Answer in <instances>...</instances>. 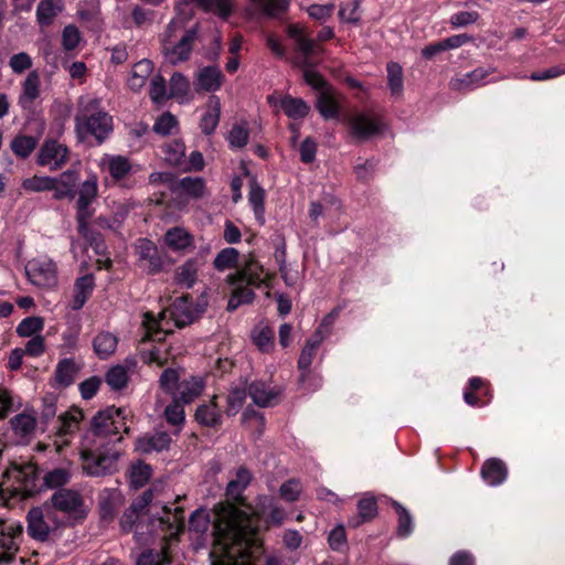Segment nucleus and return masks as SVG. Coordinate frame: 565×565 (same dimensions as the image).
Listing matches in <instances>:
<instances>
[{"label":"nucleus","mask_w":565,"mask_h":565,"mask_svg":"<svg viewBox=\"0 0 565 565\" xmlns=\"http://www.w3.org/2000/svg\"><path fill=\"white\" fill-rule=\"evenodd\" d=\"M218 533L224 540L223 553L212 561V565H253L249 546L256 527L250 516L238 507L230 504L220 514Z\"/></svg>","instance_id":"1"},{"label":"nucleus","mask_w":565,"mask_h":565,"mask_svg":"<svg viewBox=\"0 0 565 565\" xmlns=\"http://www.w3.org/2000/svg\"><path fill=\"white\" fill-rule=\"evenodd\" d=\"M290 44L285 45L279 38H267V47L278 57L289 60L298 68L303 70V79L313 89L324 90L328 87L326 79L311 68L320 63L323 49L321 38H290Z\"/></svg>","instance_id":"2"},{"label":"nucleus","mask_w":565,"mask_h":565,"mask_svg":"<svg viewBox=\"0 0 565 565\" xmlns=\"http://www.w3.org/2000/svg\"><path fill=\"white\" fill-rule=\"evenodd\" d=\"M263 274L264 266L249 254L237 270L226 277V282L233 287L227 311H234L241 305L253 302L255 292L250 287L258 288L265 282Z\"/></svg>","instance_id":"3"},{"label":"nucleus","mask_w":565,"mask_h":565,"mask_svg":"<svg viewBox=\"0 0 565 565\" xmlns=\"http://www.w3.org/2000/svg\"><path fill=\"white\" fill-rule=\"evenodd\" d=\"M111 129V117L107 113L97 111L88 115L81 111L75 116V131L79 141H84L90 135L102 143Z\"/></svg>","instance_id":"4"},{"label":"nucleus","mask_w":565,"mask_h":565,"mask_svg":"<svg viewBox=\"0 0 565 565\" xmlns=\"http://www.w3.org/2000/svg\"><path fill=\"white\" fill-rule=\"evenodd\" d=\"M83 470L92 477H105L117 471L118 451H98L85 449L81 454Z\"/></svg>","instance_id":"5"},{"label":"nucleus","mask_w":565,"mask_h":565,"mask_svg":"<svg viewBox=\"0 0 565 565\" xmlns=\"http://www.w3.org/2000/svg\"><path fill=\"white\" fill-rule=\"evenodd\" d=\"M50 501L55 510L72 516L77 522H82L87 516L84 499L77 490L62 488L52 494Z\"/></svg>","instance_id":"6"},{"label":"nucleus","mask_w":565,"mask_h":565,"mask_svg":"<svg viewBox=\"0 0 565 565\" xmlns=\"http://www.w3.org/2000/svg\"><path fill=\"white\" fill-rule=\"evenodd\" d=\"M351 134L359 140H367L383 130L381 117L373 113H356L348 118Z\"/></svg>","instance_id":"7"},{"label":"nucleus","mask_w":565,"mask_h":565,"mask_svg":"<svg viewBox=\"0 0 565 565\" xmlns=\"http://www.w3.org/2000/svg\"><path fill=\"white\" fill-rule=\"evenodd\" d=\"M125 408H116L115 406L99 411L90 423V434L97 438H110L118 434V427L114 423L115 417L124 418Z\"/></svg>","instance_id":"8"},{"label":"nucleus","mask_w":565,"mask_h":565,"mask_svg":"<svg viewBox=\"0 0 565 565\" xmlns=\"http://www.w3.org/2000/svg\"><path fill=\"white\" fill-rule=\"evenodd\" d=\"M70 150L54 139L45 140L38 153L36 163L41 167L53 164L51 170L60 169L68 160Z\"/></svg>","instance_id":"9"},{"label":"nucleus","mask_w":565,"mask_h":565,"mask_svg":"<svg viewBox=\"0 0 565 565\" xmlns=\"http://www.w3.org/2000/svg\"><path fill=\"white\" fill-rule=\"evenodd\" d=\"M29 280L39 287L51 288L56 285V266L51 260H33L25 267Z\"/></svg>","instance_id":"10"},{"label":"nucleus","mask_w":565,"mask_h":565,"mask_svg":"<svg viewBox=\"0 0 565 565\" xmlns=\"http://www.w3.org/2000/svg\"><path fill=\"white\" fill-rule=\"evenodd\" d=\"M140 267L148 275H156L163 269V260L157 247L149 239H139L137 245Z\"/></svg>","instance_id":"11"},{"label":"nucleus","mask_w":565,"mask_h":565,"mask_svg":"<svg viewBox=\"0 0 565 565\" xmlns=\"http://www.w3.org/2000/svg\"><path fill=\"white\" fill-rule=\"evenodd\" d=\"M6 477L14 478L28 493L38 491L39 468L34 463H11L4 472Z\"/></svg>","instance_id":"12"},{"label":"nucleus","mask_w":565,"mask_h":565,"mask_svg":"<svg viewBox=\"0 0 565 565\" xmlns=\"http://www.w3.org/2000/svg\"><path fill=\"white\" fill-rule=\"evenodd\" d=\"M224 79L225 76L218 66H204L200 68L195 74L194 88L198 93H214L222 87Z\"/></svg>","instance_id":"13"},{"label":"nucleus","mask_w":565,"mask_h":565,"mask_svg":"<svg viewBox=\"0 0 565 565\" xmlns=\"http://www.w3.org/2000/svg\"><path fill=\"white\" fill-rule=\"evenodd\" d=\"M190 300V295L178 297L169 309L170 317L178 328H184L199 319V313L195 312Z\"/></svg>","instance_id":"14"},{"label":"nucleus","mask_w":565,"mask_h":565,"mask_svg":"<svg viewBox=\"0 0 565 565\" xmlns=\"http://www.w3.org/2000/svg\"><path fill=\"white\" fill-rule=\"evenodd\" d=\"M194 39L180 38L178 42H172L171 38H166L162 41V53L172 65L188 61L193 50Z\"/></svg>","instance_id":"15"},{"label":"nucleus","mask_w":565,"mask_h":565,"mask_svg":"<svg viewBox=\"0 0 565 565\" xmlns=\"http://www.w3.org/2000/svg\"><path fill=\"white\" fill-rule=\"evenodd\" d=\"M171 437L166 431H154L153 434H145L136 440V451L148 455L153 451L160 452L169 449L171 445Z\"/></svg>","instance_id":"16"},{"label":"nucleus","mask_w":565,"mask_h":565,"mask_svg":"<svg viewBox=\"0 0 565 565\" xmlns=\"http://www.w3.org/2000/svg\"><path fill=\"white\" fill-rule=\"evenodd\" d=\"M253 475L245 466H241L235 473V478L230 480L226 487V495L233 502L244 505L243 492L249 486Z\"/></svg>","instance_id":"17"},{"label":"nucleus","mask_w":565,"mask_h":565,"mask_svg":"<svg viewBox=\"0 0 565 565\" xmlns=\"http://www.w3.org/2000/svg\"><path fill=\"white\" fill-rule=\"evenodd\" d=\"M78 20L88 32H100L103 20L100 18L98 0L86 1L77 11Z\"/></svg>","instance_id":"18"},{"label":"nucleus","mask_w":565,"mask_h":565,"mask_svg":"<svg viewBox=\"0 0 565 565\" xmlns=\"http://www.w3.org/2000/svg\"><path fill=\"white\" fill-rule=\"evenodd\" d=\"M78 182V173L74 169H68L55 178V188H53V198L55 200L70 199L76 195L75 186Z\"/></svg>","instance_id":"19"},{"label":"nucleus","mask_w":565,"mask_h":565,"mask_svg":"<svg viewBox=\"0 0 565 565\" xmlns=\"http://www.w3.org/2000/svg\"><path fill=\"white\" fill-rule=\"evenodd\" d=\"M247 393L254 404L259 407H269L275 403L279 392L270 388L265 382L254 381L247 385Z\"/></svg>","instance_id":"20"},{"label":"nucleus","mask_w":565,"mask_h":565,"mask_svg":"<svg viewBox=\"0 0 565 565\" xmlns=\"http://www.w3.org/2000/svg\"><path fill=\"white\" fill-rule=\"evenodd\" d=\"M214 395L209 403L200 405L195 411V420L206 427H218L222 424V414Z\"/></svg>","instance_id":"21"},{"label":"nucleus","mask_w":565,"mask_h":565,"mask_svg":"<svg viewBox=\"0 0 565 565\" xmlns=\"http://www.w3.org/2000/svg\"><path fill=\"white\" fill-rule=\"evenodd\" d=\"M63 9V0H41L36 7V22L40 28L43 30L51 25Z\"/></svg>","instance_id":"22"},{"label":"nucleus","mask_w":565,"mask_h":565,"mask_svg":"<svg viewBox=\"0 0 565 565\" xmlns=\"http://www.w3.org/2000/svg\"><path fill=\"white\" fill-rule=\"evenodd\" d=\"M508 476L505 463L499 458H490L486 460L481 468V477L490 486L502 483Z\"/></svg>","instance_id":"23"},{"label":"nucleus","mask_w":565,"mask_h":565,"mask_svg":"<svg viewBox=\"0 0 565 565\" xmlns=\"http://www.w3.org/2000/svg\"><path fill=\"white\" fill-rule=\"evenodd\" d=\"M28 533L34 540L45 542L50 534V529L43 518V512L40 508H32L28 512Z\"/></svg>","instance_id":"24"},{"label":"nucleus","mask_w":565,"mask_h":565,"mask_svg":"<svg viewBox=\"0 0 565 565\" xmlns=\"http://www.w3.org/2000/svg\"><path fill=\"white\" fill-rule=\"evenodd\" d=\"M184 4L195 3L205 12L213 13L218 18L227 19L233 10L234 3L232 0H182Z\"/></svg>","instance_id":"25"},{"label":"nucleus","mask_w":565,"mask_h":565,"mask_svg":"<svg viewBox=\"0 0 565 565\" xmlns=\"http://www.w3.org/2000/svg\"><path fill=\"white\" fill-rule=\"evenodd\" d=\"M95 287L94 276L92 274L76 279L74 285V298L72 302L73 310H79L92 295Z\"/></svg>","instance_id":"26"},{"label":"nucleus","mask_w":565,"mask_h":565,"mask_svg":"<svg viewBox=\"0 0 565 565\" xmlns=\"http://www.w3.org/2000/svg\"><path fill=\"white\" fill-rule=\"evenodd\" d=\"M221 116V103L218 97L212 95L209 99V109L202 116L200 121V128L204 135H211L214 132L218 125Z\"/></svg>","instance_id":"27"},{"label":"nucleus","mask_w":565,"mask_h":565,"mask_svg":"<svg viewBox=\"0 0 565 565\" xmlns=\"http://www.w3.org/2000/svg\"><path fill=\"white\" fill-rule=\"evenodd\" d=\"M274 330L266 324L259 323L252 330L253 343L263 353H270L274 350Z\"/></svg>","instance_id":"28"},{"label":"nucleus","mask_w":565,"mask_h":565,"mask_svg":"<svg viewBox=\"0 0 565 565\" xmlns=\"http://www.w3.org/2000/svg\"><path fill=\"white\" fill-rule=\"evenodd\" d=\"M97 196V179L92 177L82 183L78 190V199L76 202L77 212H93L89 205Z\"/></svg>","instance_id":"29"},{"label":"nucleus","mask_w":565,"mask_h":565,"mask_svg":"<svg viewBox=\"0 0 565 565\" xmlns=\"http://www.w3.org/2000/svg\"><path fill=\"white\" fill-rule=\"evenodd\" d=\"M316 108L327 120L337 118L339 116V105L332 96L330 88L319 93L316 100Z\"/></svg>","instance_id":"30"},{"label":"nucleus","mask_w":565,"mask_h":565,"mask_svg":"<svg viewBox=\"0 0 565 565\" xmlns=\"http://www.w3.org/2000/svg\"><path fill=\"white\" fill-rule=\"evenodd\" d=\"M79 366L76 365L73 359H63L58 362L55 369V381L58 385L67 387L75 381V375L78 373Z\"/></svg>","instance_id":"31"},{"label":"nucleus","mask_w":565,"mask_h":565,"mask_svg":"<svg viewBox=\"0 0 565 565\" xmlns=\"http://www.w3.org/2000/svg\"><path fill=\"white\" fill-rule=\"evenodd\" d=\"M117 338L110 332H100L93 340V348L99 359L109 358L117 348Z\"/></svg>","instance_id":"32"},{"label":"nucleus","mask_w":565,"mask_h":565,"mask_svg":"<svg viewBox=\"0 0 565 565\" xmlns=\"http://www.w3.org/2000/svg\"><path fill=\"white\" fill-rule=\"evenodd\" d=\"M153 68L152 62L149 60H141L138 63H136L131 71V76L128 78V86L132 90L140 89L145 83L148 76L151 74Z\"/></svg>","instance_id":"33"},{"label":"nucleus","mask_w":565,"mask_h":565,"mask_svg":"<svg viewBox=\"0 0 565 565\" xmlns=\"http://www.w3.org/2000/svg\"><path fill=\"white\" fill-rule=\"evenodd\" d=\"M280 107L285 114L292 119L306 117L310 109L303 99L291 96H285L281 98Z\"/></svg>","instance_id":"34"},{"label":"nucleus","mask_w":565,"mask_h":565,"mask_svg":"<svg viewBox=\"0 0 565 565\" xmlns=\"http://www.w3.org/2000/svg\"><path fill=\"white\" fill-rule=\"evenodd\" d=\"M265 192L263 188L253 180L249 184L248 200L253 205L256 220L260 225L265 223V207H264Z\"/></svg>","instance_id":"35"},{"label":"nucleus","mask_w":565,"mask_h":565,"mask_svg":"<svg viewBox=\"0 0 565 565\" xmlns=\"http://www.w3.org/2000/svg\"><path fill=\"white\" fill-rule=\"evenodd\" d=\"M178 401H180L183 404H189L202 393L203 382L201 379L192 377L191 380H185L181 382L178 385Z\"/></svg>","instance_id":"36"},{"label":"nucleus","mask_w":565,"mask_h":565,"mask_svg":"<svg viewBox=\"0 0 565 565\" xmlns=\"http://www.w3.org/2000/svg\"><path fill=\"white\" fill-rule=\"evenodd\" d=\"M36 146L38 139L26 135L15 136L10 143L12 152L21 159H26L34 151Z\"/></svg>","instance_id":"37"},{"label":"nucleus","mask_w":565,"mask_h":565,"mask_svg":"<svg viewBox=\"0 0 565 565\" xmlns=\"http://www.w3.org/2000/svg\"><path fill=\"white\" fill-rule=\"evenodd\" d=\"M469 38H446L443 41L424 47L422 54L425 58L430 60L441 52L461 46Z\"/></svg>","instance_id":"38"},{"label":"nucleus","mask_w":565,"mask_h":565,"mask_svg":"<svg viewBox=\"0 0 565 565\" xmlns=\"http://www.w3.org/2000/svg\"><path fill=\"white\" fill-rule=\"evenodd\" d=\"M82 417L83 413L79 408H73L64 415H61L57 419L56 434L61 437L72 434Z\"/></svg>","instance_id":"39"},{"label":"nucleus","mask_w":565,"mask_h":565,"mask_svg":"<svg viewBox=\"0 0 565 565\" xmlns=\"http://www.w3.org/2000/svg\"><path fill=\"white\" fill-rule=\"evenodd\" d=\"M196 262L194 259H189L175 269L174 280L178 285L191 288L196 281Z\"/></svg>","instance_id":"40"},{"label":"nucleus","mask_w":565,"mask_h":565,"mask_svg":"<svg viewBox=\"0 0 565 565\" xmlns=\"http://www.w3.org/2000/svg\"><path fill=\"white\" fill-rule=\"evenodd\" d=\"M254 10L260 13L275 17L285 12L289 6V0H249Z\"/></svg>","instance_id":"41"},{"label":"nucleus","mask_w":565,"mask_h":565,"mask_svg":"<svg viewBox=\"0 0 565 565\" xmlns=\"http://www.w3.org/2000/svg\"><path fill=\"white\" fill-rule=\"evenodd\" d=\"M72 478V472L67 468H55L47 471L43 477V486L47 489H62Z\"/></svg>","instance_id":"42"},{"label":"nucleus","mask_w":565,"mask_h":565,"mask_svg":"<svg viewBox=\"0 0 565 565\" xmlns=\"http://www.w3.org/2000/svg\"><path fill=\"white\" fill-rule=\"evenodd\" d=\"M387 71V85L391 94L401 97L404 89L403 84V70L398 63L390 62L386 66Z\"/></svg>","instance_id":"43"},{"label":"nucleus","mask_w":565,"mask_h":565,"mask_svg":"<svg viewBox=\"0 0 565 565\" xmlns=\"http://www.w3.org/2000/svg\"><path fill=\"white\" fill-rule=\"evenodd\" d=\"M164 242L170 248L179 250L188 247L192 242V237L185 230L173 227L166 233Z\"/></svg>","instance_id":"44"},{"label":"nucleus","mask_w":565,"mask_h":565,"mask_svg":"<svg viewBox=\"0 0 565 565\" xmlns=\"http://www.w3.org/2000/svg\"><path fill=\"white\" fill-rule=\"evenodd\" d=\"M177 189L182 190L192 198L200 199L204 195L205 183L202 178L185 177L177 182Z\"/></svg>","instance_id":"45"},{"label":"nucleus","mask_w":565,"mask_h":565,"mask_svg":"<svg viewBox=\"0 0 565 565\" xmlns=\"http://www.w3.org/2000/svg\"><path fill=\"white\" fill-rule=\"evenodd\" d=\"M392 507L398 516V524L396 529L397 535L399 537L408 536L413 531V520L409 512L397 501H393Z\"/></svg>","instance_id":"46"},{"label":"nucleus","mask_w":565,"mask_h":565,"mask_svg":"<svg viewBox=\"0 0 565 565\" xmlns=\"http://www.w3.org/2000/svg\"><path fill=\"white\" fill-rule=\"evenodd\" d=\"M239 253L233 247L222 249L215 257L213 265L217 270L237 267Z\"/></svg>","instance_id":"47"},{"label":"nucleus","mask_w":565,"mask_h":565,"mask_svg":"<svg viewBox=\"0 0 565 565\" xmlns=\"http://www.w3.org/2000/svg\"><path fill=\"white\" fill-rule=\"evenodd\" d=\"M22 188L31 192L53 191V188H55V178L34 175L25 179L22 182Z\"/></svg>","instance_id":"48"},{"label":"nucleus","mask_w":565,"mask_h":565,"mask_svg":"<svg viewBox=\"0 0 565 565\" xmlns=\"http://www.w3.org/2000/svg\"><path fill=\"white\" fill-rule=\"evenodd\" d=\"M106 383L113 388V390H121L127 385L128 382V374L127 369L124 365H116L113 366L105 376Z\"/></svg>","instance_id":"49"},{"label":"nucleus","mask_w":565,"mask_h":565,"mask_svg":"<svg viewBox=\"0 0 565 565\" xmlns=\"http://www.w3.org/2000/svg\"><path fill=\"white\" fill-rule=\"evenodd\" d=\"M10 423L15 434L22 437L31 434L35 427V418L24 413L15 415Z\"/></svg>","instance_id":"50"},{"label":"nucleus","mask_w":565,"mask_h":565,"mask_svg":"<svg viewBox=\"0 0 565 565\" xmlns=\"http://www.w3.org/2000/svg\"><path fill=\"white\" fill-rule=\"evenodd\" d=\"M247 388L234 387L227 395L226 415L235 416L245 403Z\"/></svg>","instance_id":"51"},{"label":"nucleus","mask_w":565,"mask_h":565,"mask_svg":"<svg viewBox=\"0 0 565 565\" xmlns=\"http://www.w3.org/2000/svg\"><path fill=\"white\" fill-rule=\"evenodd\" d=\"M169 88V97H184L190 90V82L183 74L175 72L170 78Z\"/></svg>","instance_id":"52"},{"label":"nucleus","mask_w":565,"mask_h":565,"mask_svg":"<svg viewBox=\"0 0 565 565\" xmlns=\"http://www.w3.org/2000/svg\"><path fill=\"white\" fill-rule=\"evenodd\" d=\"M44 327V321L41 317H28L23 319L17 327V333L20 337H34Z\"/></svg>","instance_id":"53"},{"label":"nucleus","mask_w":565,"mask_h":565,"mask_svg":"<svg viewBox=\"0 0 565 565\" xmlns=\"http://www.w3.org/2000/svg\"><path fill=\"white\" fill-rule=\"evenodd\" d=\"M177 125L178 120L175 116H173L170 111H166L158 117L152 127V130L162 137H167L172 134V129L175 128Z\"/></svg>","instance_id":"54"},{"label":"nucleus","mask_w":565,"mask_h":565,"mask_svg":"<svg viewBox=\"0 0 565 565\" xmlns=\"http://www.w3.org/2000/svg\"><path fill=\"white\" fill-rule=\"evenodd\" d=\"M130 169L131 166L128 159L122 156H116L109 159L108 171L116 180L125 178L129 173Z\"/></svg>","instance_id":"55"},{"label":"nucleus","mask_w":565,"mask_h":565,"mask_svg":"<svg viewBox=\"0 0 565 565\" xmlns=\"http://www.w3.org/2000/svg\"><path fill=\"white\" fill-rule=\"evenodd\" d=\"M151 477V467L142 461L131 467V483L136 488L143 487Z\"/></svg>","instance_id":"56"},{"label":"nucleus","mask_w":565,"mask_h":565,"mask_svg":"<svg viewBox=\"0 0 565 565\" xmlns=\"http://www.w3.org/2000/svg\"><path fill=\"white\" fill-rule=\"evenodd\" d=\"M249 131L245 126L235 124L232 126L227 140L233 148H243L247 145Z\"/></svg>","instance_id":"57"},{"label":"nucleus","mask_w":565,"mask_h":565,"mask_svg":"<svg viewBox=\"0 0 565 565\" xmlns=\"http://www.w3.org/2000/svg\"><path fill=\"white\" fill-rule=\"evenodd\" d=\"M39 86L40 78L38 73L35 71L30 72L23 83V94L21 96V100L25 98L32 103L39 96Z\"/></svg>","instance_id":"58"},{"label":"nucleus","mask_w":565,"mask_h":565,"mask_svg":"<svg viewBox=\"0 0 565 565\" xmlns=\"http://www.w3.org/2000/svg\"><path fill=\"white\" fill-rule=\"evenodd\" d=\"M164 416L169 424L178 426L184 422V408L183 403L177 398L166 407Z\"/></svg>","instance_id":"59"},{"label":"nucleus","mask_w":565,"mask_h":565,"mask_svg":"<svg viewBox=\"0 0 565 565\" xmlns=\"http://www.w3.org/2000/svg\"><path fill=\"white\" fill-rule=\"evenodd\" d=\"M149 95L152 102L157 104H160L167 97V85L163 76L156 75L151 79Z\"/></svg>","instance_id":"60"},{"label":"nucleus","mask_w":565,"mask_h":565,"mask_svg":"<svg viewBox=\"0 0 565 565\" xmlns=\"http://www.w3.org/2000/svg\"><path fill=\"white\" fill-rule=\"evenodd\" d=\"M358 513L362 519L372 521L377 515V503L374 498H363L358 502Z\"/></svg>","instance_id":"61"},{"label":"nucleus","mask_w":565,"mask_h":565,"mask_svg":"<svg viewBox=\"0 0 565 565\" xmlns=\"http://www.w3.org/2000/svg\"><path fill=\"white\" fill-rule=\"evenodd\" d=\"M300 491H301L300 483H299V481H297L295 479H290V480L284 482L279 489L280 497L288 502L297 501L299 498Z\"/></svg>","instance_id":"62"},{"label":"nucleus","mask_w":565,"mask_h":565,"mask_svg":"<svg viewBox=\"0 0 565 565\" xmlns=\"http://www.w3.org/2000/svg\"><path fill=\"white\" fill-rule=\"evenodd\" d=\"M360 0H352L344 6H341L339 10V18L343 22L355 23L359 21L360 17L358 14V10L360 8Z\"/></svg>","instance_id":"63"},{"label":"nucleus","mask_w":565,"mask_h":565,"mask_svg":"<svg viewBox=\"0 0 565 565\" xmlns=\"http://www.w3.org/2000/svg\"><path fill=\"white\" fill-rule=\"evenodd\" d=\"M179 377H180V375L177 370L171 369V367L166 369L162 372L160 380H159L160 387L168 393H173L175 391V388H178L177 384H178Z\"/></svg>","instance_id":"64"}]
</instances>
